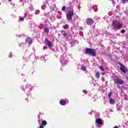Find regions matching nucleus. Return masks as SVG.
<instances>
[{"label":"nucleus","instance_id":"1","mask_svg":"<svg viewBox=\"0 0 128 128\" xmlns=\"http://www.w3.org/2000/svg\"><path fill=\"white\" fill-rule=\"evenodd\" d=\"M84 52L86 54H91L92 56H96V50L94 48H86Z\"/></svg>","mask_w":128,"mask_h":128},{"label":"nucleus","instance_id":"2","mask_svg":"<svg viewBox=\"0 0 128 128\" xmlns=\"http://www.w3.org/2000/svg\"><path fill=\"white\" fill-rule=\"evenodd\" d=\"M112 26L116 30H120V22L116 20H114L112 21Z\"/></svg>","mask_w":128,"mask_h":128},{"label":"nucleus","instance_id":"3","mask_svg":"<svg viewBox=\"0 0 128 128\" xmlns=\"http://www.w3.org/2000/svg\"><path fill=\"white\" fill-rule=\"evenodd\" d=\"M74 16V10L69 11L66 15V18L68 20H72V16Z\"/></svg>","mask_w":128,"mask_h":128},{"label":"nucleus","instance_id":"4","mask_svg":"<svg viewBox=\"0 0 128 128\" xmlns=\"http://www.w3.org/2000/svg\"><path fill=\"white\" fill-rule=\"evenodd\" d=\"M115 76L116 78L114 80V82L116 84H124V80L118 78V76Z\"/></svg>","mask_w":128,"mask_h":128},{"label":"nucleus","instance_id":"5","mask_svg":"<svg viewBox=\"0 0 128 128\" xmlns=\"http://www.w3.org/2000/svg\"><path fill=\"white\" fill-rule=\"evenodd\" d=\"M118 64H119L120 66V70L124 72V74H126V72H128V69L126 68V67L124 66L120 62H118Z\"/></svg>","mask_w":128,"mask_h":128},{"label":"nucleus","instance_id":"6","mask_svg":"<svg viewBox=\"0 0 128 128\" xmlns=\"http://www.w3.org/2000/svg\"><path fill=\"white\" fill-rule=\"evenodd\" d=\"M94 22L92 18H88L86 20V24L88 26H92V24H93Z\"/></svg>","mask_w":128,"mask_h":128},{"label":"nucleus","instance_id":"7","mask_svg":"<svg viewBox=\"0 0 128 128\" xmlns=\"http://www.w3.org/2000/svg\"><path fill=\"white\" fill-rule=\"evenodd\" d=\"M44 44H46V46H49V48H52V42H50V40H48V38H45Z\"/></svg>","mask_w":128,"mask_h":128},{"label":"nucleus","instance_id":"8","mask_svg":"<svg viewBox=\"0 0 128 128\" xmlns=\"http://www.w3.org/2000/svg\"><path fill=\"white\" fill-rule=\"evenodd\" d=\"M26 42H28V44H32V40L29 37L26 38Z\"/></svg>","mask_w":128,"mask_h":128},{"label":"nucleus","instance_id":"9","mask_svg":"<svg viewBox=\"0 0 128 128\" xmlns=\"http://www.w3.org/2000/svg\"><path fill=\"white\" fill-rule=\"evenodd\" d=\"M96 122L98 124H102V120L100 118H97L96 120Z\"/></svg>","mask_w":128,"mask_h":128},{"label":"nucleus","instance_id":"10","mask_svg":"<svg viewBox=\"0 0 128 128\" xmlns=\"http://www.w3.org/2000/svg\"><path fill=\"white\" fill-rule=\"evenodd\" d=\"M60 104L61 106H66V102L64 100H61L60 102Z\"/></svg>","mask_w":128,"mask_h":128},{"label":"nucleus","instance_id":"11","mask_svg":"<svg viewBox=\"0 0 128 128\" xmlns=\"http://www.w3.org/2000/svg\"><path fill=\"white\" fill-rule=\"evenodd\" d=\"M110 104H116V102H114V100L112 98H110V102H109Z\"/></svg>","mask_w":128,"mask_h":128},{"label":"nucleus","instance_id":"12","mask_svg":"<svg viewBox=\"0 0 128 128\" xmlns=\"http://www.w3.org/2000/svg\"><path fill=\"white\" fill-rule=\"evenodd\" d=\"M95 76L96 78H100V72H96Z\"/></svg>","mask_w":128,"mask_h":128},{"label":"nucleus","instance_id":"13","mask_svg":"<svg viewBox=\"0 0 128 128\" xmlns=\"http://www.w3.org/2000/svg\"><path fill=\"white\" fill-rule=\"evenodd\" d=\"M44 32H45L46 34H48L50 32V29L48 28H44Z\"/></svg>","mask_w":128,"mask_h":128},{"label":"nucleus","instance_id":"14","mask_svg":"<svg viewBox=\"0 0 128 128\" xmlns=\"http://www.w3.org/2000/svg\"><path fill=\"white\" fill-rule=\"evenodd\" d=\"M42 126H46V124H48V122H46V120H42Z\"/></svg>","mask_w":128,"mask_h":128},{"label":"nucleus","instance_id":"15","mask_svg":"<svg viewBox=\"0 0 128 128\" xmlns=\"http://www.w3.org/2000/svg\"><path fill=\"white\" fill-rule=\"evenodd\" d=\"M62 28H64V30H66V28H68V25L65 24L64 26H62Z\"/></svg>","mask_w":128,"mask_h":128},{"label":"nucleus","instance_id":"16","mask_svg":"<svg viewBox=\"0 0 128 128\" xmlns=\"http://www.w3.org/2000/svg\"><path fill=\"white\" fill-rule=\"evenodd\" d=\"M81 70H82L86 71V67L84 66H82L81 67Z\"/></svg>","mask_w":128,"mask_h":128},{"label":"nucleus","instance_id":"17","mask_svg":"<svg viewBox=\"0 0 128 128\" xmlns=\"http://www.w3.org/2000/svg\"><path fill=\"white\" fill-rule=\"evenodd\" d=\"M112 92H110L108 94V96L109 98H112Z\"/></svg>","mask_w":128,"mask_h":128},{"label":"nucleus","instance_id":"18","mask_svg":"<svg viewBox=\"0 0 128 128\" xmlns=\"http://www.w3.org/2000/svg\"><path fill=\"white\" fill-rule=\"evenodd\" d=\"M100 70H102V72H104V66H100Z\"/></svg>","mask_w":128,"mask_h":128},{"label":"nucleus","instance_id":"19","mask_svg":"<svg viewBox=\"0 0 128 128\" xmlns=\"http://www.w3.org/2000/svg\"><path fill=\"white\" fill-rule=\"evenodd\" d=\"M62 12H64L66 10V6H64L62 8Z\"/></svg>","mask_w":128,"mask_h":128},{"label":"nucleus","instance_id":"20","mask_svg":"<svg viewBox=\"0 0 128 128\" xmlns=\"http://www.w3.org/2000/svg\"><path fill=\"white\" fill-rule=\"evenodd\" d=\"M122 34H124L126 32V30L124 29H123L121 31Z\"/></svg>","mask_w":128,"mask_h":128},{"label":"nucleus","instance_id":"21","mask_svg":"<svg viewBox=\"0 0 128 128\" xmlns=\"http://www.w3.org/2000/svg\"><path fill=\"white\" fill-rule=\"evenodd\" d=\"M63 36L64 38H66V36H68V33L66 32H64V34H63Z\"/></svg>","mask_w":128,"mask_h":128},{"label":"nucleus","instance_id":"22","mask_svg":"<svg viewBox=\"0 0 128 128\" xmlns=\"http://www.w3.org/2000/svg\"><path fill=\"white\" fill-rule=\"evenodd\" d=\"M83 92H84V94H88V91L86 90H83Z\"/></svg>","mask_w":128,"mask_h":128},{"label":"nucleus","instance_id":"23","mask_svg":"<svg viewBox=\"0 0 128 128\" xmlns=\"http://www.w3.org/2000/svg\"><path fill=\"white\" fill-rule=\"evenodd\" d=\"M122 2L123 4H126V0H122Z\"/></svg>","mask_w":128,"mask_h":128},{"label":"nucleus","instance_id":"24","mask_svg":"<svg viewBox=\"0 0 128 128\" xmlns=\"http://www.w3.org/2000/svg\"><path fill=\"white\" fill-rule=\"evenodd\" d=\"M44 125H40V127H39V128H44Z\"/></svg>","mask_w":128,"mask_h":128},{"label":"nucleus","instance_id":"25","mask_svg":"<svg viewBox=\"0 0 128 128\" xmlns=\"http://www.w3.org/2000/svg\"><path fill=\"white\" fill-rule=\"evenodd\" d=\"M24 18H20V20H21L22 22H24Z\"/></svg>","mask_w":128,"mask_h":128},{"label":"nucleus","instance_id":"26","mask_svg":"<svg viewBox=\"0 0 128 128\" xmlns=\"http://www.w3.org/2000/svg\"><path fill=\"white\" fill-rule=\"evenodd\" d=\"M113 128H118V126H114Z\"/></svg>","mask_w":128,"mask_h":128},{"label":"nucleus","instance_id":"27","mask_svg":"<svg viewBox=\"0 0 128 128\" xmlns=\"http://www.w3.org/2000/svg\"><path fill=\"white\" fill-rule=\"evenodd\" d=\"M104 74H106V73H102V76H104Z\"/></svg>","mask_w":128,"mask_h":128},{"label":"nucleus","instance_id":"28","mask_svg":"<svg viewBox=\"0 0 128 128\" xmlns=\"http://www.w3.org/2000/svg\"><path fill=\"white\" fill-rule=\"evenodd\" d=\"M112 2H114V0H111Z\"/></svg>","mask_w":128,"mask_h":128},{"label":"nucleus","instance_id":"29","mask_svg":"<svg viewBox=\"0 0 128 128\" xmlns=\"http://www.w3.org/2000/svg\"><path fill=\"white\" fill-rule=\"evenodd\" d=\"M0 4H1L0 3Z\"/></svg>","mask_w":128,"mask_h":128}]
</instances>
